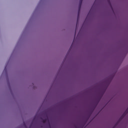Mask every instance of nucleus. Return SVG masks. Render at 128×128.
I'll return each mask as SVG.
<instances>
[{"mask_svg": "<svg viewBox=\"0 0 128 128\" xmlns=\"http://www.w3.org/2000/svg\"><path fill=\"white\" fill-rule=\"evenodd\" d=\"M82 0H80V6H79V8H78V16H80V6H82Z\"/></svg>", "mask_w": 128, "mask_h": 128, "instance_id": "nucleus-1", "label": "nucleus"}, {"mask_svg": "<svg viewBox=\"0 0 128 128\" xmlns=\"http://www.w3.org/2000/svg\"><path fill=\"white\" fill-rule=\"evenodd\" d=\"M84 126H86V124H82L80 126L78 125H74V128H84Z\"/></svg>", "mask_w": 128, "mask_h": 128, "instance_id": "nucleus-2", "label": "nucleus"}, {"mask_svg": "<svg viewBox=\"0 0 128 128\" xmlns=\"http://www.w3.org/2000/svg\"><path fill=\"white\" fill-rule=\"evenodd\" d=\"M41 119L42 120L43 124H46V120H48V116H46V118L42 119V118H41Z\"/></svg>", "mask_w": 128, "mask_h": 128, "instance_id": "nucleus-3", "label": "nucleus"}, {"mask_svg": "<svg viewBox=\"0 0 128 128\" xmlns=\"http://www.w3.org/2000/svg\"><path fill=\"white\" fill-rule=\"evenodd\" d=\"M4 72L6 74H8V70H6V66L5 67V68H4V71H3V73H2V74H4Z\"/></svg>", "mask_w": 128, "mask_h": 128, "instance_id": "nucleus-4", "label": "nucleus"}, {"mask_svg": "<svg viewBox=\"0 0 128 128\" xmlns=\"http://www.w3.org/2000/svg\"><path fill=\"white\" fill-rule=\"evenodd\" d=\"M108 3H109V4H110L112 8V4H110V0H108Z\"/></svg>", "mask_w": 128, "mask_h": 128, "instance_id": "nucleus-5", "label": "nucleus"}, {"mask_svg": "<svg viewBox=\"0 0 128 128\" xmlns=\"http://www.w3.org/2000/svg\"><path fill=\"white\" fill-rule=\"evenodd\" d=\"M90 116H89L86 117V122H88V118H90Z\"/></svg>", "mask_w": 128, "mask_h": 128, "instance_id": "nucleus-6", "label": "nucleus"}, {"mask_svg": "<svg viewBox=\"0 0 128 128\" xmlns=\"http://www.w3.org/2000/svg\"><path fill=\"white\" fill-rule=\"evenodd\" d=\"M76 30H75V34H74V38H76Z\"/></svg>", "mask_w": 128, "mask_h": 128, "instance_id": "nucleus-7", "label": "nucleus"}, {"mask_svg": "<svg viewBox=\"0 0 128 128\" xmlns=\"http://www.w3.org/2000/svg\"><path fill=\"white\" fill-rule=\"evenodd\" d=\"M100 98H99V100H98V102H97V104H98V102H100Z\"/></svg>", "mask_w": 128, "mask_h": 128, "instance_id": "nucleus-8", "label": "nucleus"}, {"mask_svg": "<svg viewBox=\"0 0 128 128\" xmlns=\"http://www.w3.org/2000/svg\"><path fill=\"white\" fill-rule=\"evenodd\" d=\"M9 88H10V92H12V88H10V87H9Z\"/></svg>", "mask_w": 128, "mask_h": 128, "instance_id": "nucleus-9", "label": "nucleus"}, {"mask_svg": "<svg viewBox=\"0 0 128 128\" xmlns=\"http://www.w3.org/2000/svg\"><path fill=\"white\" fill-rule=\"evenodd\" d=\"M92 8H94V6H92V8H91L90 11L92 10Z\"/></svg>", "mask_w": 128, "mask_h": 128, "instance_id": "nucleus-10", "label": "nucleus"}, {"mask_svg": "<svg viewBox=\"0 0 128 128\" xmlns=\"http://www.w3.org/2000/svg\"><path fill=\"white\" fill-rule=\"evenodd\" d=\"M32 125V124H30V128Z\"/></svg>", "mask_w": 128, "mask_h": 128, "instance_id": "nucleus-11", "label": "nucleus"}, {"mask_svg": "<svg viewBox=\"0 0 128 128\" xmlns=\"http://www.w3.org/2000/svg\"><path fill=\"white\" fill-rule=\"evenodd\" d=\"M36 119V116L34 117V120Z\"/></svg>", "mask_w": 128, "mask_h": 128, "instance_id": "nucleus-12", "label": "nucleus"}, {"mask_svg": "<svg viewBox=\"0 0 128 128\" xmlns=\"http://www.w3.org/2000/svg\"><path fill=\"white\" fill-rule=\"evenodd\" d=\"M102 96H104V93L102 94Z\"/></svg>", "mask_w": 128, "mask_h": 128, "instance_id": "nucleus-13", "label": "nucleus"}, {"mask_svg": "<svg viewBox=\"0 0 128 128\" xmlns=\"http://www.w3.org/2000/svg\"><path fill=\"white\" fill-rule=\"evenodd\" d=\"M94 4H93V5H92V6H94Z\"/></svg>", "mask_w": 128, "mask_h": 128, "instance_id": "nucleus-14", "label": "nucleus"}]
</instances>
